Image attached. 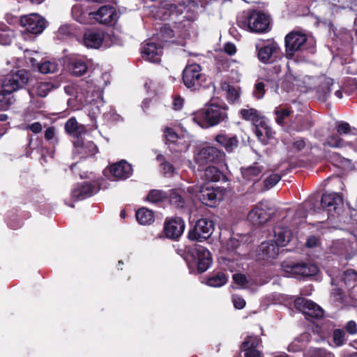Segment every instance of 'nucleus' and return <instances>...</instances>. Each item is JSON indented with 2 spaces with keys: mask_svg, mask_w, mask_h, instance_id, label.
I'll list each match as a JSON object with an SVG mask.
<instances>
[{
  "mask_svg": "<svg viewBox=\"0 0 357 357\" xmlns=\"http://www.w3.org/2000/svg\"><path fill=\"white\" fill-rule=\"evenodd\" d=\"M182 256L188 265L190 273L193 274H202L206 272L213 262L209 250L198 244L185 246Z\"/></svg>",
  "mask_w": 357,
  "mask_h": 357,
  "instance_id": "f257e3e1",
  "label": "nucleus"
},
{
  "mask_svg": "<svg viewBox=\"0 0 357 357\" xmlns=\"http://www.w3.org/2000/svg\"><path fill=\"white\" fill-rule=\"evenodd\" d=\"M228 106L211 103L195 112L193 120L202 128L213 127L226 121L228 119Z\"/></svg>",
  "mask_w": 357,
  "mask_h": 357,
  "instance_id": "f03ea898",
  "label": "nucleus"
},
{
  "mask_svg": "<svg viewBox=\"0 0 357 357\" xmlns=\"http://www.w3.org/2000/svg\"><path fill=\"white\" fill-rule=\"evenodd\" d=\"M236 22L240 28L253 33H264L271 30L269 17L256 10L243 12L238 16Z\"/></svg>",
  "mask_w": 357,
  "mask_h": 357,
  "instance_id": "7ed1b4c3",
  "label": "nucleus"
},
{
  "mask_svg": "<svg viewBox=\"0 0 357 357\" xmlns=\"http://www.w3.org/2000/svg\"><path fill=\"white\" fill-rule=\"evenodd\" d=\"M182 80L184 86L192 91L207 86L206 76L202 73V66L195 63L185 67L182 72Z\"/></svg>",
  "mask_w": 357,
  "mask_h": 357,
  "instance_id": "20e7f679",
  "label": "nucleus"
},
{
  "mask_svg": "<svg viewBox=\"0 0 357 357\" xmlns=\"http://www.w3.org/2000/svg\"><path fill=\"white\" fill-rule=\"evenodd\" d=\"M225 152L215 146H205L199 148L194 155L195 162L199 165L209 163L222 164L225 162Z\"/></svg>",
  "mask_w": 357,
  "mask_h": 357,
  "instance_id": "39448f33",
  "label": "nucleus"
},
{
  "mask_svg": "<svg viewBox=\"0 0 357 357\" xmlns=\"http://www.w3.org/2000/svg\"><path fill=\"white\" fill-rule=\"evenodd\" d=\"M213 222L208 218H200L189 229L188 238L191 241L202 242L209 238L213 231Z\"/></svg>",
  "mask_w": 357,
  "mask_h": 357,
  "instance_id": "423d86ee",
  "label": "nucleus"
},
{
  "mask_svg": "<svg viewBox=\"0 0 357 357\" xmlns=\"http://www.w3.org/2000/svg\"><path fill=\"white\" fill-rule=\"evenodd\" d=\"M283 271L292 276L310 277L315 275L319 268L317 265L310 262H294L285 261L282 264Z\"/></svg>",
  "mask_w": 357,
  "mask_h": 357,
  "instance_id": "0eeeda50",
  "label": "nucleus"
},
{
  "mask_svg": "<svg viewBox=\"0 0 357 357\" xmlns=\"http://www.w3.org/2000/svg\"><path fill=\"white\" fill-rule=\"evenodd\" d=\"M307 40L306 34L301 31H292L284 38L285 56L287 59L294 58L295 53L302 51Z\"/></svg>",
  "mask_w": 357,
  "mask_h": 357,
  "instance_id": "6e6552de",
  "label": "nucleus"
},
{
  "mask_svg": "<svg viewBox=\"0 0 357 357\" xmlns=\"http://www.w3.org/2000/svg\"><path fill=\"white\" fill-rule=\"evenodd\" d=\"M30 78V73L24 69L9 74L3 80L1 87L6 91L14 93L26 88Z\"/></svg>",
  "mask_w": 357,
  "mask_h": 357,
  "instance_id": "1a4fd4ad",
  "label": "nucleus"
},
{
  "mask_svg": "<svg viewBox=\"0 0 357 357\" xmlns=\"http://www.w3.org/2000/svg\"><path fill=\"white\" fill-rule=\"evenodd\" d=\"M343 205L342 196L337 192L324 193L321 199V206L327 212L328 219H333L340 214Z\"/></svg>",
  "mask_w": 357,
  "mask_h": 357,
  "instance_id": "9d476101",
  "label": "nucleus"
},
{
  "mask_svg": "<svg viewBox=\"0 0 357 357\" xmlns=\"http://www.w3.org/2000/svg\"><path fill=\"white\" fill-rule=\"evenodd\" d=\"M101 180L84 181L77 183L71 191V196L76 200H84L96 195L101 188Z\"/></svg>",
  "mask_w": 357,
  "mask_h": 357,
  "instance_id": "9b49d317",
  "label": "nucleus"
},
{
  "mask_svg": "<svg viewBox=\"0 0 357 357\" xmlns=\"http://www.w3.org/2000/svg\"><path fill=\"white\" fill-rule=\"evenodd\" d=\"M102 173L109 180H125L132 174V168L130 163L122 160L107 167Z\"/></svg>",
  "mask_w": 357,
  "mask_h": 357,
  "instance_id": "f8f14e48",
  "label": "nucleus"
},
{
  "mask_svg": "<svg viewBox=\"0 0 357 357\" xmlns=\"http://www.w3.org/2000/svg\"><path fill=\"white\" fill-rule=\"evenodd\" d=\"M294 307L310 319H320L324 316V310L314 302L305 298L299 297L294 301Z\"/></svg>",
  "mask_w": 357,
  "mask_h": 357,
  "instance_id": "ddd939ff",
  "label": "nucleus"
},
{
  "mask_svg": "<svg viewBox=\"0 0 357 357\" xmlns=\"http://www.w3.org/2000/svg\"><path fill=\"white\" fill-rule=\"evenodd\" d=\"M20 25L31 34L41 33L46 27V20L38 14H31L20 18Z\"/></svg>",
  "mask_w": 357,
  "mask_h": 357,
  "instance_id": "4468645a",
  "label": "nucleus"
},
{
  "mask_svg": "<svg viewBox=\"0 0 357 357\" xmlns=\"http://www.w3.org/2000/svg\"><path fill=\"white\" fill-rule=\"evenodd\" d=\"M185 227V221L180 217L166 218L163 232L167 238L177 241L183 234Z\"/></svg>",
  "mask_w": 357,
  "mask_h": 357,
  "instance_id": "2eb2a0df",
  "label": "nucleus"
},
{
  "mask_svg": "<svg viewBox=\"0 0 357 357\" xmlns=\"http://www.w3.org/2000/svg\"><path fill=\"white\" fill-rule=\"evenodd\" d=\"M259 60L264 63H271L284 56L278 44L272 41L258 50Z\"/></svg>",
  "mask_w": 357,
  "mask_h": 357,
  "instance_id": "dca6fc26",
  "label": "nucleus"
},
{
  "mask_svg": "<svg viewBox=\"0 0 357 357\" xmlns=\"http://www.w3.org/2000/svg\"><path fill=\"white\" fill-rule=\"evenodd\" d=\"M91 15L99 23L107 26H113L116 24L119 15L116 8L112 6H102L97 11Z\"/></svg>",
  "mask_w": 357,
  "mask_h": 357,
  "instance_id": "f3484780",
  "label": "nucleus"
},
{
  "mask_svg": "<svg viewBox=\"0 0 357 357\" xmlns=\"http://www.w3.org/2000/svg\"><path fill=\"white\" fill-rule=\"evenodd\" d=\"M269 211L266 205L259 202L249 212L247 218L255 225H263L271 218Z\"/></svg>",
  "mask_w": 357,
  "mask_h": 357,
  "instance_id": "a211bd4d",
  "label": "nucleus"
},
{
  "mask_svg": "<svg viewBox=\"0 0 357 357\" xmlns=\"http://www.w3.org/2000/svg\"><path fill=\"white\" fill-rule=\"evenodd\" d=\"M74 153L79 156V158H86L93 156L98 149L92 141H85L80 137L73 142Z\"/></svg>",
  "mask_w": 357,
  "mask_h": 357,
  "instance_id": "6ab92c4d",
  "label": "nucleus"
},
{
  "mask_svg": "<svg viewBox=\"0 0 357 357\" xmlns=\"http://www.w3.org/2000/svg\"><path fill=\"white\" fill-rule=\"evenodd\" d=\"M214 140L228 153H234L239 146V140L236 135L220 132L215 136Z\"/></svg>",
  "mask_w": 357,
  "mask_h": 357,
  "instance_id": "aec40b11",
  "label": "nucleus"
},
{
  "mask_svg": "<svg viewBox=\"0 0 357 357\" xmlns=\"http://www.w3.org/2000/svg\"><path fill=\"white\" fill-rule=\"evenodd\" d=\"M261 340L257 335H249L242 342L241 350L245 351V357H260L261 354L257 349Z\"/></svg>",
  "mask_w": 357,
  "mask_h": 357,
  "instance_id": "412c9836",
  "label": "nucleus"
},
{
  "mask_svg": "<svg viewBox=\"0 0 357 357\" xmlns=\"http://www.w3.org/2000/svg\"><path fill=\"white\" fill-rule=\"evenodd\" d=\"M104 39V32L88 30L83 36V43L88 48L98 49L101 47Z\"/></svg>",
  "mask_w": 357,
  "mask_h": 357,
  "instance_id": "4be33fe9",
  "label": "nucleus"
},
{
  "mask_svg": "<svg viewBox=\"0 0 357 357\" xmlns=\"http://www.w3.org/2000/svg\"><path fill=\"white\" fill-rule=\"evenodd\" d=\"M198 198L203 204L214 207L218 203V191L214 187H202Z\"/></svg>",
  "mask_w": 357,
  "mask_h": 357,
  "instance_id": "5701e85b",
  "label": "nucleus"
},
{
  "mask_svg": "<svg viewBox=\"0 0 357 357\" xmlns=\"http://www.w3.org/2000/svg\"><path fill=\"white\" fill-rule=\"evenodd\" d=\"M273 242L279 247L286 246L291 240L292 232L288 227L275 226L273 229Z\"/></svg>",
  "mask_w": 357,
  "mask_h": 357,
  "instance_id": "b1692460",
  "label": "nucleus"
},
{
  "mask_svg": "<svg viewBox=\"0 0 357 357\" xmlns=\"http://www.w3.org/2000/svg\"><path fill=\"white\" fill-rule=\"evenodd\" d=\"M162 52L163 47L160 44L153 42L146 44L142 52L143 57L153 62L159 61Z\"/></svg>",
  "mask_w": 357,
  "mask_h": 357,
  "instance_id": "393cba45",
  "label": "nucleus"
},
{
  "mask_svg": "<svg viewBox=\"0 0 357 357\" xmlns=\"http://www.w3.org/2000/svg\"><path fill=\"white\" fill-rule=\"evenodd\" d=\"M164 133L169 151L173 153L182 152L183 146L178 144L179 137L175 130L167 127L165 129Z\"/></svg>",
  "mask_w": 357,
  "mask_h": 357,
  "instance_id": "a878e982",
  "label": "nucleus"
},
{
  "mask_svg": "<svg viewBox=\"0 0 357 357\" xmlns=\"http://www.w3.org/2000/svg\"><path fill=\"white\" fill-rule=\"evenodd\" d=\"M279 246L273 241H265L261 243L259 247V254L261 255L263 259H274L279 254Z\"/></svg>",
  "mask_w": 357,
  "mask_h": 357,
  "instance_id": "bb28decb",
  "label": "nucleus"
},
{
  "mask_svg": "<svg viewBox=\"0 0 357 357\" xmlns=\"http://www.w3.org/2000/svg\"><path fill=\"white\" fill-rule=\"evenodd\" d=\"M65 131L75 139L82 137L86 132V128L83 125H79L75 117L70 118L65 123Z\"/></svg>",
  "mask_w": 357,
  "mask_h": 357,
  "instance_id": "cd10ccee",
  "label": "nucleus"
},
{
  "mask_svg": "<svg viewBox=\"0 0 357 357\" xmlns=\"http://www.w3.org/2000/svg\"><path fill=\"white\" fill-rule=\"evenodd\" d=\"M263 171V167L255 163L253 165L246 168H241V174L243 178L247 181L256 182L261 178V174Z\"/></svg>",
  "mask_w": 357,
  "mask_h": 357,
  "instance_id": "c85d7f7f",
  "label": "nucleus"
},
{
  "mask_svg": "<svg viewBox=\"0 0 357 357\" xmlns=\"http://www.w3.org/2000/svg\"><path fill=\"white\" fill-rule=\"evenodd\" d=\"M184 192L179 189H172L167 192V200L170 205L176 208H183L185 201L183 197Z\"/></svg>",
  "mask_w": 357,
  "mask_h": 357,
  "instance_id": "c756f323",
  "label": "nucleus"
},
{
  "mask_svg": "<svg viewBox=\"0 0 357 357\" xmlns=\"http://www.w3.org/2000/svg\"><path fill=\"white\" fill-rule=\"evenodd\" d=\"M70 74L75 77H79L85 74L88 70L86 63L82 59H71L68 65Z\"/></svg>",
  "mask_w": 357,
  "mask_h": 357,
  "instance_id": "7c9ffc66",
  "label": "nucleus"
},
{
  "mask_svg": "<svg viewBox=\"0 0 357 357\" xmlns=\"http://www.w3.org/2000/svg\"><path fill=\"white\" fill-rule=\"evenodd\" d=\"M228 281V275L223 271L213 272L207 278L206 284L212 287H220Z\"/></svg>",
  "mask_w": 357,
  "mask_h": 357,
  "instance_id": "2f4dec72",
  "label": "nucleus"
},
{
  "mask_svg": "<svg viewBox=\"0 0 357 357\" xmlns=\"http://www.w3.org/2000/svg\"><path fill=\"white\" fill-rule=\"evenodd\" d=\"M204 178L208 182L227 181V176L216 167L208 166L204 171Z\"/></svg>",
  "mask_w": 357,
  "mask_h": 357,
  "instance_id": "473e14b6",
  "label": "nucleus"
},
{
  "mask_svg": "<svg viewBox=\"0 0 357 357\" xmlns=\"http://www.w3.org/2000/svg\"><path fill=\"white\" fill-rule=\"evenodd\" d=\"M333 85L334 82L333 79H325V80L318 86L317 89V93L319 99L326 101L332 92Z\"/></svg>",
  "mask_w": 357,
  "mask_h": 357,
  "instance_id": "72a5a7b5",
  "label": "nucleus"
},
{
  "mask_svg": "<svg viewBox=\"0 0 357 357\" xmlns=\"http://www.w3.org/2000/svg\"><path fill=\"white\" fill-rule=\"evenodd\" d=\"M135 216L137 222L142 225H151L155 220L153 211L146 207L139 208Z\"/></svg>",
  "mask_w": 357,
  "mask_h": 357,
  "instance_id": "f704fd0d",
  "label": "nucleus"
},
{
  "mask_svg": "<svg viewBox=\"0 0 357 357\" xmlns=\"http://www.w3.org/2000/svg\"><path fill=\"white\" fill-rule=\"evenodd\" d=\"M156 36L160 43H167L175 37V31L169 24L165 23L160 25Z\"/></svg>",
  "mask_w": 357,
  "mask_h": 357,
  "instance_id": "c9c22d12",
  "label": "nucleus"
},
{
  "mask_svg": "<svg viewBox=\"0 0 357 357\" xmlns=\"http://www.w3.org/2000/svg\"><path fill=\"white\" fill-rule=\"evenodd\" d=\"M167 192L162 190L153 189L147 194L145 200L154 204H160L167 200Z\"/></svg>",
  "mask_w": 357,
  "mask_h": 357,
  "instance_id": "e433bc0d",
  "label": "nucleus"
},
{
  "mask_svg": "<svg viewBox=\"0 0 357 357\" xmlns=\"http://www.w3.org/2000/svg\"><path fill=\"white\" fill-rule=\"evenodd\" d=\"M239 114L243 120L251 121L253 126L258 123V121H260L264 116L255 108L242 109L240 110Z\"/></svg>",
  "mask_w": 357,
  "mask_h": 357,
  "instance_id": "4c0bfd02",
  "label": "nucleus"
},
{
  "mask_svg": "<svg viewBox=\"0 0 357 357\" xmlns=\"http://www.w3.org/2000/svg\"><path fill=\"white\" fill-rule=\"evenodd\" d=\"M313 124L310 118L301 115L296 116L292 126L297 132H302L310 129Z\"/></svg>",
  "mask_w": 357,
  "mask_h": 357,
  "instance_id": "58836bf2",
  "label": "nucleus"
},
{
  "mask_svg": "<svg viewBox=\"0 0 357 357\" xmlns=\"http://www.w3.org/2000/svg\"><path fill=\"white\" fill-rule=\"evenodd\" d=\"M158 13L163 16V20H169L173 15L178 16L182 13V11L178 8L176 4L168 3L165 4L164 7L161 8Z\"/></svg>",
  "mask_w": 357,
  "mask_h": 357,
  "instance_id": "ea45409f",
  "label": "nucleus"
},
{
  "mask_svg": "<svg viewBox=\"0 0 357 357\" xmlns=\"http://www.w3.org/2000/svg\"><path fill=\"white\" fill-rule=\"evenodd\" d=\"M303 357H335V354L325 348L310 347L303 353Z\"/></svg>",
  "mask_w": 357,
  "mask_h": 357,
  "instance_id": "a19ab883",
  "label": "nucleus"
},
{
  "mask_svg": "<svg viewBox=\"0 0 357 357\" xmlns=\"http://www.w3.org/2000/svg\"><path fill=\"white\" fill-rule=\"evenodd\" d=\"M54 89V84L50 82H39L34 86L36 95L45 98Z\"/></svg>",
  "mask_w": 357,
  "mask_h": 357,
  "instance_id": "79ce46f5",
  "label": "nucleus"
},
{
  "mask_svg": "<svg viewBox=\"0 0 357 357\" xmlns=\"http://www.w3.org/2000/svg\"><path fill=\"white\" fill-rule=\"evenodd\" d=\"M12 93L6 91L5 89L1 87L0 91V109H8L13 103Z\"/></svg>",
  "mask_w": 357,
  "mask_h": 357,
  "instance_id": "37998d69",
  "label": "nucleus"
},
{
  "mask_svg": "<svg viewBox=\"0 0 357 357\" xmlns=\"http://www.w3.org/2000/svg\"><path fill=\"white\" fill-rule=\"evenodd\" d=\"M296 77L289 70L286 73L281 83V87L286 91H289L294 88Z\"/></svg>",
  "mask_w": 357,
  "mask_h": 357,
  "instance_id": "c03bdc74",
  "label": "nucleus"
},
{
  "mask_svg": "<svg viewBox=\"0 0 357 357\" xmlns=\"http://www.w3.org/2000/svg\"><path fill=\"white\" fill-rule=\"evenodd\" d=\"M59 70V65L54 61H46L40 64L39 70L41 73H54Z\"/></svg>",
  "mask_w": 357,
  "mask_h": 357,
  "instance_id": "a18cd8bd",
  "label": "nucleus"
},
{
  "mask_svg": "<svg viewBox=\"0 0 357 357\" xmlns=\"http://www.w3.org/2000/svg\"><path fill=\"white\" fill-rule=\"evenodd\" d=\"M344 142V139L337 133L331 135L326 139V144L333 148L342 147Z\"/></svg>",
  "mask_w": 357,
  "mask_h": 357,
  "instance_id": "49530a36",
  "label": "nucleus"
},
{
  "mask_svg": "<svg viewBox=\"0 0 357 357\" xmlns=\"http://www.w3.org/2000/svg\"><path fill=\"white\" fill-rule=\"evenodd\" d=\"M292 111L288 108L276 109L275 111L276 123L279 125H282L284 123V119L289 117Z\"/></svg>",
  "mask_w": 357,
  "mask_h": 357,
  "instance_id": "de8ad7c7",
  "label": "nucleus"
},
{
  "mask_svg": "<svg viewBox=\"0 0 357 357\" xmlns=\"http://www.w3.org/2000/svg\"><path fill=\"white\" fill-rule=\"evenodd\" d=\"M45 139L50 144L53 145L59 143L58 139L56 137V128L54 126L48 127L45 131Z\"/></svg>",
  "mask_w": 357,
  "mask_h": 357,
  "instance_id": "09e8293b",
  "label": "nucleus"
},
{
  "mask_svg": "<svg viewBox=\"0 0 357 357\" xmlns=\"http://www.w3.org/2000/svg\"><path fill=\"white\" fill-rule=\"evenodd\" d=\"M261 123V122L260 123ZM264 127L265 129V132L263 134L261 137H263L264 139H266V142H261L263 144H268L269 143V141L274 138L275 132L273 131L272 128L268 126L267 122H264L262 124H261V127Z\"/></svg>",
  "mask_w": 357,
  "mask_h": 357,
  "instance_id": "8fccbe9b",
  "label": "nucleus"
},
{
  "mask_svg": "<svg viewBox=\"0 0 357 357\" xmlns=\"http://www.w3.org/2000/svg\"><path fill=\"white\" fill-rule=\"evenodd\" d=\"M305 347L304 342L297 338L289 344L287 349L289 352L296 353L303 351Z\"/></svg>",
  "mask_w": 357,
  "mask_h": 357,
  "instance_id": "3c124183",
  "label": "nucleus"
},
{
  "mask_svg": "<svg viewBox=\"0 0 357 357\" xmlns=\"http://www.w3.org/2000/svg\"><path fill=\"white\" fill-rule=\"evenodd\" d=\"M333 339L337 346H341L345 342V333L341 329H335L333 331Z\"/></svg>",
  "mask_w": 357,
  "mask_h": 357,
  "instance_id": "603ef678",
  "label": "nucleus"
},
{
  "mask_svg": "<svg viewBox=\"0 0 357 357\" xmlns=\"http://www.w3.org/2000/svg\"><path fill=\"white\" fill-rule=\"evenodd\" d=\"M281 179L278 174H272L264 181V186L266 189H270L275 186Z\"/></svg>",
  "mask_w": 357,
  "mask_h": 357,
  "instance_id": "864d4df0",
  "label": "nucleus"
},
{
  "mask_svg": "<svg viewBox=\"0 0 357 357\" xmlns=\"http://www.w3.org/2000/svg\"><path fill=\"white\" fill-rule=\"evenodd\" d=\"M337 133L340 135H349L351 131V126L346 121H340L337 123Z\"/></svg>",
  "mask_w": 357,
  "mask_h": 357,
  "instance_id": "5fc2aeb1",
  "label": "nucleus"
},
{
  "mask_svg": "<svg viewBox=\"0 0 357 357\" xmlns=\"http://www.w3.org/2000/svg\"><path fill=\"white\" fill-rule=\"evenodd\" d=\"M264 122H267L266 120V118L264 116H263L261 118V119L260 120V121H258V123H256L255 126H254V132L257 136V137L258 138V139L260 141V142H266V139H264L263 137H261L262 136V133L264 134V132H265V129L264 128V127H265L264 126L263 127H261V124L260 123L261 122L263 123Z\"/></svg>",
  "mask_w": 357,
  "mask_h": 357,
  "instance_id": "6e6d98bb",
  "label": "nucleus"
},
{
  "mask_svg": "<svg viewBox=\"0 0 357 357\" xmlns=\"http://www.w3.org/2000/svg\"><path fill=\"white\" fill-rule=\"evenodd\" d=\"M226 98L229 103H234L239 98V93L234 86H229Z\"/></svg>",
  "mask_w": 357,
  "mask_h": 357,
  "instance_id": "4d7b16f0",
  "label": "nucleus"
},
{
  "mask_svg": "<svg viewBox=\"0 0 357 357\" xmlns=\"http://www.w3.org/2000/svg\"><path fill=\"white\" fill-rule=\"evenodd\" d=\"M160 167L165 176H172L176 172L175 167L168 161L163 164H160Z\"/></svg>",
  "mask_w": 357,
  "mask_h": 357,
  "instance_id": "13d9d810",
  "label": "nucleus"
},
{
  "mask_svg": "<svg viewBox=\"0 0 357 357\" xmlns=\"http://www.w3.org/2000/svg\"><path fill=\"white\" fill-rule=\"evenodd\" d=\"M265 84L262 82H258L255 85L254 96L255 98H262L265 94Z\"/></svg>",
  "mask_w": 357,
  "mask_h": 357,
  "instance_id": "bf43d9fd",
  "label": "nucleus"
},
{
  "mask_svg": "<svg viewBox=\"0 0 357 357\" xmlns=\"http://www.w3.org/2000/svg\"><path fill=\"white\" fill-rule=\"evenodd\" d=\"M232 278L236 284L242 287L248 283L246 276L242 273H235L233 275Z\"/></svg>",
  "mask_w": 357,
  "mask_h": 357,
  "instance_id": "052dcab7",
  "label": "nucleus"
},
{
  "mask_svg": "<svg viewBox=\"0 0 357 357\" xmlns=\"http://www.w3.org/2000/svg\"><path fill=\"white\" fill-rule=\"evenodd\" d=\"M232 302L236 309L241 310L245 306V301L238 295L232 296Z\"/></svg>",
  "mask_w": 357,
  "mask_h": 357,
  "instance_id": "680f3d73",
  "label": "nucleus"
},
{
  "mask_svg": "<svg viewBox=\"0 0 357 357\" xmlns=\"http://www.w3.org/2000/svg\"><path fill=\"white\" fill-rule=\"evenodd\" d=\"M11 36L6 31L0 32V45H8L12 43Z\"/></svg>",
  "mask_w": 357,
  "mask_h": 357,
  "instance_id": "e2e57ef3",
  "label": "nucleus"
},
{
  "mask_svg": "<svg viewBox=\"0 0 357 357\" xmlns=\"http://www.w3.org/2000/svg\"><path fill=\"white\" fill-rule=\"evenodd\" d=\"M26 130H31L35 134L40 133L43 130V126L40 122H34L31 124H28L26 127Z\"/></svg>",
  "mask_w": 357,
  "mask_h": 357,
  "instance_id": "0e129e2a",
  "label": "nucleus"
},
{
  "mask_svg": "<svg viewBox=\"0 0 357 357\" xmlns=\"http://www.w3.org/2000/svg\"><path fill=\"white\" fill-rule=\"evenodd\" d=\"M346 331L351 335H355L357 333V324L356 323L351 320L348 321L345 326Z\"/></svg>",
  "mask_w": 357,
  "mask_h": 357,
  "instance_id": "69168bd1",
  "label": "nucleus"
},
{
  "mask_svg": "<svg viewBox=\"0 0 357 357\" xmlns=\"http://www.w3.org/2000/svg\"><path fill=\"white\" fill-rule=\"evenodd\" d=\"M305 140L303 138H300L293 142L292 148L297 151H301L305 149Z\"/></svg>",
  "mask_w": 357,
  "mask_h": 357,
  "instance_id": "338daca9",
  "label": "nucleus"
},
{
  "mask_svg": "<svg viewBox=\"0 0 357 357\" xmlns=\"http://www.w3.org/2000/svg\"><path fill=\"white\" fill-rule=\"evenodd\" d=\"M224 51L228 55H234L236 52V45L232 43H227L224 45Z\"/></svg>",
  "mask_w": 357,
  "mask_h": 357,
  "instance_id": "774afa93",
  "label": "nucleus"
}]
</instances>
